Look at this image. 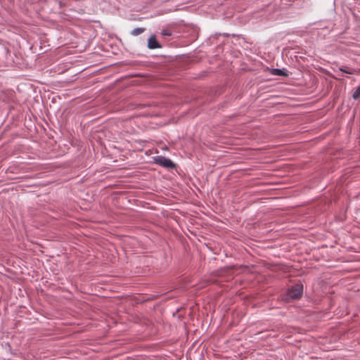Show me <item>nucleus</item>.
I'll list each match as a JSON object with an SVG mask.
<instances>
[{
    "instance_id": "nucleus-5",
    "label": "nucleus",
    "mask_w": 360,
    "mask_h": 360,
    "mask_svg": "<svg viewBox=\"0 0 360 360\" xmlns=\"http://www.w3.org/2000/svg\"><path fill=\"white\" fill-rule=\"evenodd\" d=\"M144 30H145L144 28L137 27V28L134 29L131 31V34L134 36H137V35H139L141 33H143L144 32Z\"/></svg>"
},
{
    "instance_id": "nucleus-6",
    "label": "nucleus",
    "mask_w": 360,
    "mask_h": 360,
    "mask_svg": "<svg viewBox=\"0 0 360 360\" xmlns=\"http://www.w3.org/2000/svg\"><path fill=\"white\" fill-rule=\"evenodd\" d=\"M352 97L354 99L356 100L359 98H360V86L356 88V89L354 91Z\"/></svg>"
},
{
    "instance_id": "nucleus-1",
    "label": "nucleus",
    "mask_w": 360,
    "mask_h": 360,
    "mask_svg": "<svg viewBox=\"0 0 360 360\" xmlns=\"http://www.w3.org/2000/svg\"><path fill=\"white\" fill-rule=\"evenodd\" d=\"M303 292V286L301 284H296L289 289L285 295V300L290 301L291 300L299 299L302 297Z\"/></svg>"
},
{
    "instance_id": "nucleus-4",
    "label": "nucleus",
    "mask_w": 360,
    "mask_h": 360,
    "mask_svg": "<svg viewBox=\"0 0 360 360\" xmlns=\"http://www.w3.org/2000/svg\"><path fill=\"white\" fill-rule=\"evenodd\" d=\"M340 70L342 72L349 74V75L355 74L356 72V70L355 69L351 68H347V67H341V68H340Z\"/></svg>"
},
{
    "instance_id": "nucleus-2",
    "label": "nucleus",
    "mask_w": 360,
    "mask_h": 360,
    "mask_svg": "<svg viewBox=\"0 0 360 360\" xmlns=\"http://www.w3.org/2000/svg\"><path fill=\"white\" fill-rule=\"evenodd\" d=\"M155 162L167 168H174L175 166L172 160L162 156L157 157L155 158Z\"/></svg>"
},
{
    "instance_id": "nucleus-7",
    "label": "nucleus",
    "mask_w": 360,
    "mask_h": 360,
    "mask_svg": "<svg viewBox=\"0 0 360 360\" xmlns=\"http://www.w3.org/2000/svg\"><path fill=\"white\" fill-rule=\"evenodd\" d=\"M162 34L163 36H170L172 34H171V32L168 30H163L162 31Z\"/></svg>"
},
{
    "instance_id": "nucleus-3",
    "label": "nucleus",
    "mask_w": 360,
    "mask_h": 360,
    "mask_svg": "<svg viewBox=\"0 0 360 360\" xmlns=\"http://www.w3.org/2000/svg\"><path fill=\"white\" fill-rule=\"evenodd\" d=\"M148 47L150 49H155L160 48L161 46L159 44V42L156 40V38L155 36H151L148 41Z\"/></svg>"
},
{
    "instance_id": "nucleus-8",
    "label": "nucleus",
    "mask_w": 360,
    "mask_h": 360,
    "mask_svg": "<svg viewBox=\"0 0 360 360\" xmlns=\"http://www.w3.org/2000/svg\"><path fill=\"white\" fill-rule=\"evenodd\" d=\"M274 72H275V74L277 75H284L282 70L275 69Z\"/></svg>"
}]
</instances>
